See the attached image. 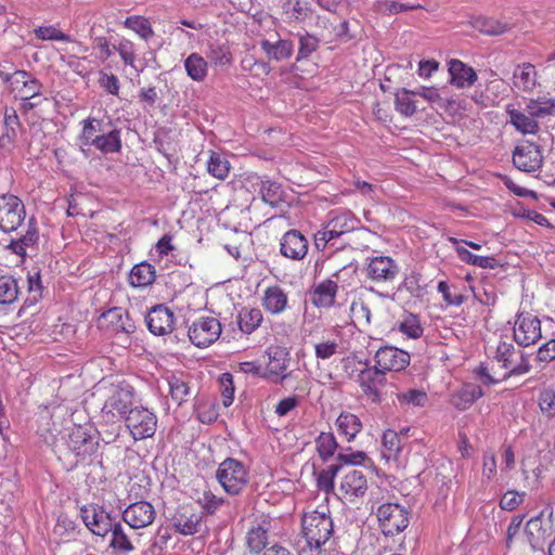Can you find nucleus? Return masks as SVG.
Instances as JSON below:
<instances>
[{"label":"nucleus","mask_w":555,"mask_h":555,"mask_svg":"<svg viewBox=\"0 0 555 555\" xmlns=\"http://www.w3.org/2000/svg\"><path fill=\"white\" fill-rule=\"evenodd\" d=\"M219 382H220V387H221L223 405L229 406L232 404L233 399H234L233 377L230 373H223L220 376Z\"/></svg>","instance_id":"obj_60"},{"label":"nucleus","mask_w":555,"mask_h":555,"mask_svg":"<svg viewBox=\"0 0 555 555\" xmlns=\"http://www.w3.org/2000/svg\"><path fill=\"white\" fill-rule=\"evenodd\" d=\"M188 76L194 81H203L208 73L207 61L198 53H191L184 61Z\"/></svg>","instance_id":"obj_34"},{"label":"nucleus","mask_w":555,"mask_h":555,"mask_svg":"<svg viewBox=\"0 0 555 555\" xmlns=\"http://www.w3.org/2000/svg\"><path fill=\"white\" fill-rule=\"evenodd\" d=\"M26 209L23 202L13 194L0 195V230L10 233L16 231L25 221Z\"/></svg>","instance_id":"obj_4"},{"label":"nucleus","mask_w":555,"mask_h":555,"mask_svg":"<svg viewBox=\"0 0 555 555\" xmlns=\"http://www.w3.org/2000/svg\"><path fill=\"white\" fill-rule=\"evenodd\" d=\"M18 294L17 281L13 276H0V305L13 304Z\"/></svg>","instance_id":"obj_43"},{"label":"nucleus","mask_w":555,"mask_h":555,"mask_svg":"<svg viewBox=\"0 0 555 555\" xmlns=\"http://www.w3.org/2000/svg\"><path fill=\"white\" fill-rule=\"evenodd\" d=\"M262 312L258 308H244L240 311L237 322L240 330L245 334L255 332L262 322Z\"/></svg>","instance_id":"obj_39"},{"label":"nucleus","mask_w":555,"mask_h":555,"mask_svg":"<svg viewBox=\"0 0 555 555\" xmlns=\"http://www.w3.org/2000/svg\"><path fill=\"white\" fill-rule=\"evenodd\" d=\"M39 241V231L37 227V222L34 217L29 218L27 223V230L25 234L18 236L17 238H12L7 246V249L11 250L13 254L22 257L23 259L26 257L27 249L35 248Z\"/></svg>","instance_id":"obj_24"},{"label":"nucleus","mask_w":555,"mask_h":555,"mask_svg":"<svg viewBox=\"0 0 555 555\" xmlns=\"http://www.w3.org/2000/svg\"><path fill=\"white\" fill-rule=\"evenodd\" d=\"M34 33L41 40L69 41V36L60 31L54 26H40Z\"/></svg>","instance_id":"obj_59"},{"label":"nucleus","mask_w":555,"mask_h":555,"mask_svg":"<svg viewBox=\"0 0 555 555\" xmlns=\"http://www.w3.org/2000/svg\"><path fill=\"white\" fill-rule=\"evenodd\" d=\"M553 533L551 520L543 519V512L526 525V537L532 550H543Z\"/></svg>","instance_id":"obj_16"},{"label":"nucleus","mask_w":555,"mask_h":555,"mask_svg":"<svg viewBox=\"0 0 555 555\" xmlns=\"http://www.w3.org/2000/svg\"><path fill=\"white\" fill-rule=\"evenodd\" d=\"M111 546L124 552H130L133 550V545L130 542L128 535L125 533L120 522H113Z\"/></svg>","instance_id":"obj_53"},{"label":"nucleus","mask_w":555,"mask_h":555,"mask_svg":"<svg viewBox=\"0 0 555 555\" xmlns=\"http://www.w3.org/2000/svg\"><path fill=\"white\" fill-rule=\"evenodd\" d=\"M204 512H197L192 505H180L169 518L172 528L182 535L201 532Z\"/></svg>","instance_id":"obj_9"},{"label":"nucleus","mask_w":555,"mask_h":555,"mask_svg":"<svg viewBox=\"0 0 555 555\" xmlns=\"http://www.w3.org/2000/svg\"><path fill=\"white\" fill-rule=\"evenodd\" d=\"M449 83L457 89H467L474 86L478 76L476 70L466 63L452 59L448 62Z\"/></svg>","instance_id":"obj_21"},{"label":"nucleus","mask_w":555,"mask_h":555,"mask_svg":"<svg viewBox=\"0 0 555 555\" xmlns=\"http://www.w3.org/2000/svg\"><path fill=\"white\" fill-rule=\"evenodd\" d=\"M133 400V388L126 383L112 384L107 391L106 400L103 404L102 412L112 416L119 415L125 418L131 409Z\"/></svg>","instance_id":"obj_6"},{"label":"nucleus","mask_w":555,"mask_h":555,"mask_svg":"<svg viewBox=\"0 0 555 555\" xmlns=\"http://www.w3.org/2000/svg\"><path fill=\"white\" fill-rule=\"evenodd\" d=\"M216 478L228 494L240 495L249 483V470L243 462L228 457L219 464Z\"/></svg>","instance_id":"obj_2"},{"label":"nucleus","mask_w":555,"mask_h":555,"mask_svg":"<svg viewBox=\"0 0 555 555\" xmlns=\"http://www.w3.org/2000/svg\"><path fill=\"white\" fill-rule=\"evenodd\" d=\"M456 254L462 261L482 269H494L499 264L495 258L472 254L465 247H456Z\"/></svg>","instance_id":"obj_41"},{"label":"nucleus","mask_w":555,"mask_h":555,"mask_svg":"<svg viewBox=\"0 0 555 555\" xmlns=\"http://www.w3.org/2000/svg\"><path fill=\"white\" fill-rule=\"evenodd\" d=\"M437 288L438 292L442 295L443 300L450 306H461L467 298L462 293H452L449 284L446 281H440Z\"/></svg>","instance_id":"obj_58"},{"label":"nucleus","mask_w":555,"mask_h":555,"mask_svg":"<svg viewBox=\"0 0 555 555\" xmlns=\"http://www.w3.org/2000/svg\"><path fill=\"white\" fill-rule=\"evenodd\" d=\"M268 544V528L261 524L253 525L245 537V545L250 553L259 554Z\"/></svg>","instance_id":"obj_31"},{"label":"nucleus","mask_w":555,"mask_h":555,"mask_svg":"<svg viewBox=\"0 0 555 555\" xmlns=\"http://www.w3.org/2000/svg\"><path fill=\"white\" fill-rule=\"evenodd\" d=\"M167 383L169 386L171 399L178 405H181L184 401H186V398L191 393V388L188 380L182 375L170 374L167 377Z\"/></svg>","instance_id":"obj_37"},{"label":"nucleus","mask_w":555,"mask_h":555,"mask_svg":"<svg viewBox=\"0 0 555 555\" xmlns=\"http://www.w3.org/2000/svg\"><path fill=\"white\" fill-rule=\"evenodd\" d=\"M356 221L347 214L336 216L330 220L323 230L314 234V244L318 249H324L327 244L340 235L354 229Z\"/></svg>","instance_id":"obj_11"},{"label":"nucleus","mask_w":555,"mask_h":555,"mask_svg":"<svg viewBox=\"0 0 555 555\" xmlns=\"http://www.w3.org/2000/svg\"><path fill=\"white\" fill-rule=\"evenodd\" d=\"M397 399L402 405L425 406L428 397L424 390L409 389L406 391L397 393Z\"/></svg>","instance_id":"obj_52"},{"label":"nucleus","mask_w":555,"mask_h":555,"mask_svg":"<svg viewBox=\"0 0 555 555\" xmlns=\"http://www.w3.org/2000/svg\"><path fill=\"white\" fill-rule=\"evenodd\" d=\"M94 147L103 154L118 153L121 149L120 130L114 129L108 133L95 135Z\"/></svg>","instance_id":"obj_38"},{"label":"nucleus","mask_w":555,"mask_h":555,"mask_svg":"<svg viewBox=\"0 0 555 555\" xmlns=\"http://www.w3.org/2000/svg\"><path fill=\"white\" fill-rule=\"evenodd\" d=\"M374 360L375 366L386 374L391 371L404 370L410 363V354L396 347L385 346L376 351Z\"/></svg>","instance_id":"obj_14"},{"label":"nucleus","mask_w":555,"mask_h":555,"mask_svg":"<svg viewBox=\"0 0 555 555\" xmlns=\"http://www.w3.org/2000/svg\"><path fill=\"white\" fill-rule=\"evenodd\" d=\"M538 73L531 63H522L513 72V86L520 91L531 92L537 86Z\"/></svg>","instance_id":"obj_27"},{"label":"nucleus","mask_w":555,"mask_h":555,"mask_svg":"<svg viewBox=\"0 0 555 555\" xmlns=\"http://www.w3.org/2000/svg\"><path fill=\"white\" fill-rule=\"evenodd\" d=\"M318 48V39L306 34L299 39V49L297 60L307 59Z\"/></svg>","instance_id":"obj_63"},{"label":"nucleus","mask_w":555,"mask_h":555,"mask_svg":"<svg viewBox=\"0 0 555 555\" xmlns=\"http://www.w3.org/2000/svg\"><path fill=\"white\" fill-rule=\"evenodd\" d=\"M515 352V347L509 343H500L495 351V360L502 363L504 370H508L512 364V357Z\"/></svg>","instance_id":"obj_61"},{"label":"nucleus","mask_w":555,"mask_h":555,"mask_svg":"<svg viewBox=\"0 0 555 555\" xmlns=\"http://www.w3.org/2000/svg\"><path fill=\"white\" fill-rule=\"evenodd\" d=\"M366 476L360 469H351L341 479L339 490L349 502L363 498L367 491Z\"/></svg>","instance_id":"obj_20"},{"label":"nucleus","mask_w":555,"mask_h":555,"mask_svg":"<svg viewBox=\"0 0 555 555\" xmlns=\"http://www.w3.org/2000/svg\"><path fill=\"white\" fill-rule=\"evenodd\" d=\"M539 405L543 413L548 415L555 414V391L552 389H545L541 392L539 398Z\"/></svg>","instance_id":"obj_64"},{"label":"nucleus","mask_w":555,"mask_h":555,"mask_svg":"<svg viewBox=\"0 0 555 555\" xmlns=\"http://www.w3.org/2000/svg\"><path fill=\"white\" fill-rule=\"evenodd\" d=\"M260 47L269 61L282 62L288 60L293 55L294 44L291 40L278 39L271 41L269 39L260 40Z\"/></svg>","instance_id":"obj_26"},{"label":"nucleus","mask_w":555,"mask_h":555,"mask_svg":"<svg viewBox=\"0 0 555 555\" xmlns=\"http://www.w3.org/2000/svg\"><path fill=\"white\" fill-rule=\"evenodd\" d=\"M125 422L135 440L153 437L157 427L156 415L144 406L131 408L125 417Z\"/></svg>","instance_id":"obj_5"},{"label":"nucleus","mask_w":555,"mask_h":555,"mask_svg":"<svg viewBox=\"0 0 555 555\" xmlns=\"http://www.w3.org/2000/svg\"><path fill=\"white\" fill-rule=\"evenodd\" d=\"M301 530L307 545L311 550H319L332 537L334 525L328 513L313 511L304 515Z\"/></svg>","instance_id":"obj_1"},{"label":"nucleus","mask_w":555,"mask_h":555,"mask_svg":"<svg viewBox=\"0 0 555 555\" xmlns=\"http://www.w3.org/2000/svg\"><path fill=\"white\" fill-rule=\"evenodd\" d=\"M542 337L541 322L530 313H519L514 326V339L520 346H531Z\"/></svg>","instance_id":"obj_10"},{"label":"nucleus","mask_w":555,"mask_h":555,"mask_svg":"<svg viewBox=\"0 0 555 555\" xmlns=\"http://www.w3.org/2000/svg\"><path fill=\"white\" fill-rule=\"evenodd\" d=\"M108 315L112 318V322L116 321V326L120 331L127 334L134 332L135 325L128 311H125L121 308H114L108 311Z\"/></svg>","instance_id":"obj_54"},{"label":"nucleus","mask_w":555,"mask_h":555,"mask_svg":"<svg viewBox=\"0 0 555 555\" xmlns=\"http://www.w3.org/2000/svg\"><path fill=\"white\" fill-rule=\"evenodd\" d=\"M359 386L373 403H380L384 399L383 389L387 385L386 374L377 366L365 367L358 374Z\"/></svg>","instance_id":"obj_8"},{"label":"nucleus","mask_w":555,"mask_h":555,"mask_svg":"<svg viewBox=\"0 0 555 555\" xmlns=\"http://www.w3.org/2000/svg\"><path fill=\"white\" fill-rule=\"evenodd\" d=\"M262 306L272 314H281L288 307V296L281 286H270L264 291Z\"/></svg>","instance_id":"obj_28"},{"label":"nucleus","mask_w":555,"mask_h":555,"mask_svg":"<svg viewBox=\"0 0 555 555\" xmlns=\"http://www.w3.org/2000/svg\"><path fill=\"white\" fill-rule=\"evenodd\" d=\"M280 251L285 258L301 260L308 253V241L298 230H289L281 238Z\"/></svg>","instance_id":"obj_19"},{"label":"nucleus","mask_w":555,"mask_h":555,"mask_svg":"<svg viewBox=\"0 0 555 555\" xmlns=\"http://www.w3.org/2000/svg\"><path fill=\"white\" fill-rule=\"evenodd\" d=\"M80 516L93 534L105 537L113 528L111 515L98 505H83L80 508Z\"/></svg>","instance_id":"obj_12"},{"label":"nucleus","mask_w":555,"mask_h":555,"mask_svg":"<svg viewBox=\"0 0 555 555\" xmlns=\"http://www.w3.org/2000/svg\"><path fill=\"white\" fill-rule=\"evenodd\" d=\"M125 26L135 31L143 39H149L153 35L150 22L142 16L127 17L125 21Z\"/></svg>","instance_id":"obj_55"},{"label":"nucleus","mask_w":555,"mask_h":555,"mask_svg":"<svg viewBox=\"0 0 555 555\" xmlns=\"http://www.w3.org/2000/svg\"><path fill=\"white\" fill-rule=\"evenodd\" d=\"M4 131L0 137V141L2 145L7 143H13L16 138L18 130L21 128L20 117L16 111L13 107H7L4 111Z\"/></svg>","instance_id":"obj_35"},{"label":"nucleus","mask_w":555,"mask_h":555,"mask_svg":"<svg viewBox=\"0 0 555 555\" xmlns=\"http://www.w3.org/2000/svg\"><path fill=\"white\" fill-rule=\"evenodd\" d=\"M513 163L517 169L524 172H534L542 167L543 155L539 145L525 142L515 147Z\"/></svg>","instance_id":"obj_13"},{"label":"nucleus","mask_w":555,"mask_h":555,"mask_svg":"<svg viewBox=\"0 0 555 555\" xmlns=\"http://www.w3.org/2000/svg\"><path fill=\"white\" fill-rule=\"evenodd\" d=\"M509 124L521 134H535L540 130L538 120L529 115L524 108H515L513 105L506 106Z\"/></svg>","instance_id":"obj_25"},{"label":"nucleus","mask_w":555,"mask_h":555,"mask_svg":"<svg viewBox=\"0 0 555 555\" xmlns=\"http://www.w3.org/2000/svg\"><path fill=\"white\" fill-rule=\"evenodd\" d=\"M207 170L212 177L224 180L230 171V163L221 154L211 152L207 163Z\"/></svg>","instance_id":"obj_44"},{"label":"nucleus","mask_w":555,"mask_h":555,"mask_svg":"<svg viewBox=\"0 0 555 555\" xmlns=\"http://www.w3.org/2000/svg\"><path fill=\"white\" fill-rule=\"evenodd\" d=\"M155 509L146 501H139L130 504L122 513V519L133 529H141L150 526L155 519Z\"/></svg>","instance_id":"obj_18"},{"label":"nucleus","mask_w":555,"mask_h":555,"mask_svg":"<svg viewBox=\"0 0 555 555\" xmlns=\"http://www.w3.org/2000/svg\"><path fill=\"white\" fill-rule=\"evenodd\" d=\"M383 456L387 460L397 457L402 448V439L395 430L388 429L383 435Z\"/></svg>","instance_id":"obj_45"},{"label":"nucleus","mask_w":555,"mask_h":555,"mask_svg":"<svg viewBox=\"0 0 555 555\" xmlns=\"http://www.w3.org/2000/svg\"><path fill=\"white\" fill-rule=\"evenodd\" d=\"M145 322L152 334L156 336H164L172 332L175 326V314L164 305H157L149 311Z\"/></svg>","instance_id":"obj_17"},{"label":"nucleus","mask_w":555,"mask_h":555,"mask_svg":"<svg viewBox=\"0 0 555 555\" xmlns=\"http://www.w3.org/2000/svg\"><path fill=\"white\" fill-rule=\"evenodd\" d=\"M398 328L402 334L413 339L420 338L424 332L418 317L413 313L405 314Z\"/></svg>","instance_id":"obj_50"},{"label":"nucleus","mask_w":555,"mask_h":555,"mask_svg":"<svg viewBox=\"0 0 555 555\" xmlns=\"http://www.w3.org/2000/svg\"><path fill=\"white\" fill-rule=\"evenodd\" d=\"M155 278L154 267L147 262H141L131 269L129 282L133 287H146L155 281Z\"/></svg>","instance_id":"obj_33"},{"label":"nucleus","mask_w":555,"mask_h":555,"mask_svg":"<svg viewBox=\"0 0 555 555\" xmlns=\"http://www.w3.org/2000/svg\"><path fill=\"white\" fill-rule=\"evenodd\" d=\"M350 313L354 323L359 325H370L372 323V312L367 302L363 299L352 301Z\"/></svg>","instance_id":"obj_51"},{"label":"nucleus","mask_w":555,"mask_h":555,"mask_svg":"<svg viewBox=\"0 0 555 555\" xmlns=\"http://www.w3.org/2000/svg\"><path fill=\"white\" fill-rule=\"evenodd\" d=\"M338 285L333 280H325L319 283L311 295V301L318 308H330L334 306Z\"/></svg>","instance_id":"obj_30"},{"label":"nucleus","mask_w":555,"mask_h":555,"mask_svg":"<svg viewBox=\"0 0 555 555\" xmlns=\"http://www.w3.org/2000/svg\"><path fill=\"white\" fill-rule=\"evenodd\" d=\"M266 354L269 359L267 375L269 377L281 376V380L286 379L288 375L284 374V372L291 362L288 349L282 346H270L267 348Z\"/></svg>","instance_id":"obj_23"},{"label":"nucleus","mask_w":555,"mask_h":555,"mask_svg":"<svg viewBox=\"0 0 555 555\" xmlns=\"http://www.w3.org/2000/svg\"><path fill=\"white\" fill-rule=\"evenodd\" d=\"M399 264L388 256H376L370 259L366 275L370 280L380 283L392 282L399 274Z\"/></svg>","instance_id":"obj_15"},{"label":"nucleus","mask_w":555,"mask_h":555,"mask_svg":"<svg viewBox=\"0 0 555 555\" xmlns=\"http://www.w3.org/2000/svg\"><path fill=\"white\" fill-rule=\"evenodd\" d=\"M315 447L322 461H328L335 453L338 443L332 433H321L315 439Z\"/></svg>","instance_id":"obj_42"},{"label":"nucleus","mask_w":555,"mask_h":555,"mask_svg":"<svg viewBox=\"0 0 555 555\" xmlns=\"http://www.w3.org/2000/svg\"><path fill=\"white\" fill-rule=\"evenodd\" d=\"M42 283L40 280V274L36 273L35 275L28 276V296L24 301L23 307L20 309L18 314L21 315L28 307L36 305L39 299L42 297Z\"/></svg>","instance_id":"obj_46"},{"label":"nucleus","mask_w":555,"mask_h":555,"mask_svg":"<svg viewBox=\"0 0 555 555\" xmlns=\"http://www.w3.org/2000/svg\"><path fill=\"white\" fill-rule=\"evenodd\" d=\"M366 460H369V457H367L366 453L363 452V451H354V452H343V451H340L337 454V461H338L337 465H340V467L344 464H347V465H362V464H364V462Z\"/></svg>","instance_id":"obj_62"},{"label":"nucleus","mask_w":555,"mask_h":555,"mask_svg":"<svg viewBox=\"0 0 555 555\" xmlns=\"http://www.w3.org/2000/svg\"><path fill=\"white\" fill-rule=\"evenodd\" d=\"M524 109L535 120L555 114V102L546 98L525 100Z\"/></svg>","instance_id":"obj_32"},{"label":"nucleus","mask_w":555,"mask_h":555,"mask_svg":"<svg viewBox=\"0 0 555 555\" xmlns=\"http://www.w3.org/2000/svg\"><path fill=\"white\" fill-rule=\"evenodd\" d=\"M220 334L221 324L214 317H201L189 327V338L198 348L210 346Z\"/></svg>","instance_id":"obj_7"},{"label":"nucleus","mask_w":555,"mask_h":555,"mask_svg":"<svg viewBox=\"0 0 555 555\" xmlns=\"http://www.w3.org/2000/svg\"><path fill=\"white\" fill-rule=\"evenodd\" d=\"M206 56L216 66H224L232 62L230 49L225 44H209Z\"/></svg>","instance_id":"obj_49"},{"label":"nucleus","mask_w":555,"mask_h":555,"mask_svg":"<svg viewBox=\"0 0 555 555\" xmlns=\"http://www.w3.org/2000/svg\"><path fill=\"white\" fill-rule=\"evenodd\" d=\"M67 448L76 456L85 457L96 450L94 438L88 433L87 428L77 426L72 429L67 439Z\"/></svg>","instance_id":"obj_22"},{"label":"nucleus","mask_w":555,"mask_h":555,"mask_svg":"<svg viewBox=\"0 0 555 555\" xmlns=\"http://www.w3.org/2000/svg\"><path fill=\"white\" fill-rule=\"evenodd\" d=\"M377 518L382 532L393 537L402 532L409 525V512L396 503H385L377 508Z\"/></svg>","instance_id":"obj_3"},{"label":"nucleus","mask_w":555,"mask_h":555,"mask_svg":"<svg viewBox=\"0 0 555 555\" xmlns=\"http://www.w3.org/2000/svg\"><path fill=\"white\" fill-rule=\"evenodd\" d=\"M340 470V465H330L325 469L321 470L318 475V487L320 490L330 493L334 489V479L338 472Z\"/></svg>","instance_id":"obj_56"},{"label":"nucleus","mask_w":555,"mask_h":555,"mask_svg":"<svg viewBox=\"0 0 555 555\" xmlns=\"http://www.w3.org/2000/svg\"><path fill=\"white\" fill-rule=\"evenodd\" d=\"M482 396L483 391L480 386L475 384H464L451 396L450 402L455 409L465 411Z\"/></svg>","instance_id":"obj_29"},{"label":"nucleus","mask_w":555,"mask_h":555,"mask_svg":"<svg viewBox=\"0 0 555 555\" xmlns=\"http://www.w3.org/2000/svg\"><path fill=\"white\" fill-rule=\"evenodd\" d=\"M410 90L402 88L395 94V106L398 113L405 117H411L416 113L415 102L411 99Z\"/></svg>","instance_id":"obj_47"},{"label":"nucleus","mask_w":555,"mask_h":555,"mask_svg":"<svg viewBox=\"0 0 555 555\" xmlns=\"http://www.w3.org/2000/svg\"><path fill=\"white\" fill-rule=\"evenodd\" d=\"M259 192L262 201L272 207H276L283 202L284 191L278 182L271 180L261 181Z\"/></svg>","instance_id":"obj_40"},{"label":"nucleus","mask_w":555,"mask_h":555,"mask_svg":"<svg viewBox=\"0 0 555 555\" xmlns=\"http://www.w3.org/2000/svg\"><path fill=\"white\" fill-rule=\"evenodd\" d=\"M336 425L339 433L345 435L348 441L353 440L362 429V423L360 418L349 412L340 413L337 417Z\"/></svg>","instance_id":"obj_36"},{"label":"nucleus","mask_w":555,"mask_h":555,"mask_svg":"<svg viewBox=\"0 0 555 555\" xmlns=\"http://www.w3.org/2000/svg\"><path fill=\"white\" fill-rule=\"evenodd\" d=\"M473 27L489 36H498L506 31V24H502L494 18L489 17H477L473 22Z\"/></svg>","instance_id":"obj_48"},{"label":"nucleus","mask_w":555,"mask_h":555,"mask_svg":"<svg viewBox=\"0 0 555 555\" xmlns=\"http://www.w3.org/2000/svg\"><path fill=\"white\" fill-rule=\"evenodd\" d=\"M223 498H219L211 491H204L203 495L198 499V503L206 514L212 515L224 503Z\"/></svg>","instance_id":"obj_57"}]
</instances>
